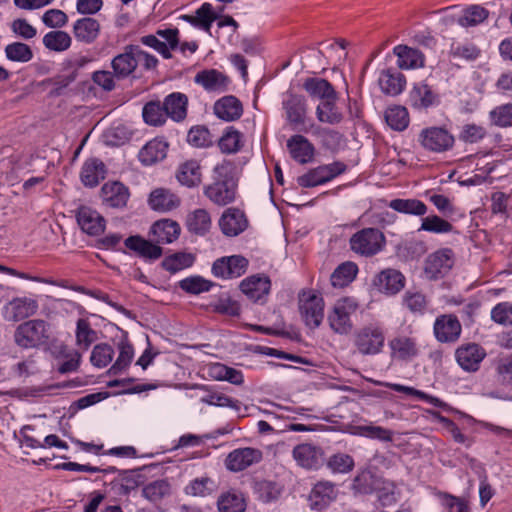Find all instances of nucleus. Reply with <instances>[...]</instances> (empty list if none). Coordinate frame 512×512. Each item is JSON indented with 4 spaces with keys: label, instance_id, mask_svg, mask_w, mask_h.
<instances>
[{
    "label": "nucleus",
    "instance_id": "53",
    "mask_svg": "<svg viewBox=\"0 0 512 512\" xmlns=\"http://www.w3.org/2000/svg\"><path fill=\"white\" fill-rule=\"evenodd\" d=\"M489 12L480 5H471L457 18V23L462 27H472L484 22Z\"/></svg>",
    "mask_w": 512,
    "mask_h": 512
},
{
    "label": "nucleus",
    "instance_id": "2",
    "mask_svg": "<svg viewBox=\"0 0 512 512\" xmlns=\"http://www.w3.org/2000/svg\"><path fill=\"white\" fill-rule=\"evenodd\" d=\"M385 339L383 326L374 322L363 325L354 332L353 345L362 356H376L382 353Z\"/></svg>",
    "mask_w": 512,
    "mask_h": 512
},
{
    "label": "nucleus",
    "instance_id": "50",
    "mask_svg": "<svg viewBox=\"0 0 512 512\" xmlns=\"http://www.w3.org/2000/svg\"><path fill=\"white\" fill-rule=\"evenodd\" d=\"M219 512H244L246 503L243 495L236 491L222 494L217 502Z\"/></svg>",
    "mask_w": 512,
    "mask_h": 512
},
{
    "label": "nucleus",
    "instance_id": "38",
    "mask_svg": "<svg viewBox=\"0 0 512 512\" xmlns=\"http://www.w3.org/2000/svg\"><path fill=\"white\" fill-rule=\"evenodd\" d=\"M437 101L436 94L427 84H417L409 94V102L416 109H426Z\"/></svg>",
    "mask_w": 512,
    "mask_h": 512
},
{
    "label": "nucleus",
    "instance_id": "23",
    "mask_svg": "<svg viewBox=\"0 0 512 512\" xmlns=\"http://www.w3.org/2000/svg\"><path fill=\"white\" fill-rule=\"evenodd\" d=\"M404 276L395 269H385L374 279V286L383 293L396 294L404 287Z\"/></svg>",
    "mask_w": 512,
    "mask_h": 512
},
{
    "label": "nucleus",
    "instance_id": "12",
    "mask_svg": "<svg viewBox=\"0 0 512 512\" xmlns=\"http://www.w3.org/2000/svg\"><path fill=\"white\" fill-rule=\"evenodd\" d=\"M485 356V349L476 343L463 344L455 351L457 363L463 370L468 372L477 371Z\"/></svg>",
    "mask_w": 512,
    "mask_h": 512
},
{
    "label": "nucleus",
    "instance_id": "39",
    "mask_svg": "<svg viewBox=\"0 0 512 512\" xmlns=\"http://www.w3.org/2000/svg\"><path fill=\"white\" fill-rule=\"evenodd\" d=\"M201 168L197 161L190 160L181 164L176 177L178 181L187 187H195L201 183Z\"/></svg>",
    "mask_w": 512,
    "mask_h": 512
},
{
    "label": "nucleus",
    "instance_id": "27",
    "mask_svg": "<svg viewBox=\"0 0 512 512\" xmlns=\"http://www.w3.org/2000/svg\"><path fill=\"white\" fill-rule=\"evenodd\" d=\"M215 115L224 121H235L243 113L242 103L234 96H224L214 104Z\"/></svg>",
    "mask_w": 512,
    "mask_h": 512
},
{
    "label": "nucleus",
    "instance_id": "57",
    "mask_svg": "<svg viewBox=\"0 0 512 512\" xmlns=\"http://www.w3.org/2000/svg\"><path fill=\"white\" fill-rule=\"evenodd\" d=\"M194 260L195 257L193 254L179 252L166 257L162 262V267L171 273H176L192 266Z\"/></svg>",
    "mask_w": 512,
    "mask_h": 512
},
{
    "label": "nucleus",
    "instance_id": "55",
    "mask_svg": "<svg viewBox=\"0 0 512 512\" xmlns=\"http://www.w3.org/2000/svg\"><path fill=\"white\" fill-rule=\"evenodd\" d=\"M419 230L434 234H447L453 231V225L442 217L433 214L422 218Z\"/></svg>",
    "mask_w": 512,
    "mask_h": 512
},
{
    "label": "nucleus",
    "instance_id": "63",
    "mask_svg": "<svg viewBox=\"0 0 512 512\" xmlns=\"http://www.w3.org/2000/svg\"><path fill=\"white\" fill-rule=\"evenodd\" d=\"M354 434L369 437L372 439H378L385 442L393 440V432L389 429L381 426L374 425H360L355 427Z\"/></svg>",
    "mask_w": 512,
    "mask_h": 512
},
{
    "label": "nucleus",
    "instance_id": "46",
    "mask_svg": "<svg viewBox=\"0 0 512 512\" xmlns=\"http://www.w3.org/2000/svg\"><path fill=\"white\" fill-rule=\"evenodd\" d=\"M171 493V485L167 479H158L145 485L142 495L150 502L157 503Z\"/></svg>",
    "mask_w": 512,
    "mask_h": 512
},
{
    "label": "nucleus",
    "instance_id": "59",
    "mask_svg": "<svg viewBox=\"0 0 512 512\" xmlns=\"http://www.w3.org/2000/svg\"><path fill=\"white\" fill-rule=\"evenodd\" d=\"M114 349L107 343H100L93 347L90 362L94 367L104 368L111 363Z\"/></svg>",
    "mask_w": 512,
    "mask_h": 512
},
{
    "label": "nucleus",
    "instance_id": "64",
    "mask_svg": "<svg viewBox=\"0 0 512 512\" xmlns=\"http://www.w3.org/2000/svg\"><path fill=\"white\" fill-rule=\"evenodd\" d=\"M180 288L191 294H200L210 290L212 283L200 276L188 277L180 281Z\"/></svg>",
    "mask_w": 512,
    "mask_h": 512
},
{
    "label": "nucleus",
    "instance_id": "47",
    "mask_svg": "<svg viewBox=\"0 0 512 512\" xmlns=\"http://www.w3.org/2000/svg\"><path fill=\"white\" fill-rule=\"evenodd\" d=\"M119 355L114 364L109 368L110 375H118L125 370L131 363L134 357V349L131 343L127 340H121L118 345Z\"/></svg>",
    "mask_w": 512,
    "mask_h": 512
},
{
    "label": "nucleus",
    "instance_id": "7",
    "mask_svg": "<svg viewBox=\"0 0 512 512\" xmlns=\"http://www.w3.org/2000/svg\"><path fill=\"white\" fill-rule=\"evenodd\" d=\"M419 142L424 149L441 153L453 147L454 137L447 129L434 126L421 131Z\"/></svg>",
    "mask_w": 512,
    "mask_h": 512
},
{
    "label": "nucleus",
    "instance_id": "5",
    "mask_svg": "<svg viewBox=\"0 0 512 512\" xmlns=\"http://www.w3.org/2000/svg\"><path fill=\"white\" fill-rule=\"evenodd\" d=\"M385 237L383 233L376 228H364L350 238V247L352 251L362 256H373L377 254L384 246Z\"/></svg>",
    "mask_w": 512,
    "mask_h": 512
},
{
    "label": "nucleus",
    "instance_id": "45",
    "mask_svg": "<svg viewBox=\"0 0 512 512\" xmlns=\"http://www.w3.org/2000/svg\"><path fill=\"white\" fill-rule=\"evenodd\" d=\"M186 225L190 232L203 235L210 229V215L205 209H196L187 215Z\"/></svg>",
    "mask_w": 512,
    "mask_h": 512
},
{
    "label": "nucleus",
    "instance_id": "14",
    "mask_svg": "<svg viewBox=\"0 0 512 512\" xmlns=\"http://www.w3.org/2000/svg\"><path fill=\"white\" fill-rule=\"evenodd\" d=\"M453 263V254L451 250H438L427 257L424 271L427 278L438 279L450 271Z\"/></svg>",
    "mask_w": 512,
    "mask_h": 512
},
{
    "label": "nucleus",
    "instance_id": "11",
    "mask_svg": "<svg viewBox=\"0 0 512 512\" xmlns=\"http://www.w3.org/2000/svg\"><path fill=\"white\" fill-rule=\"evenodd\" d=\"M323 456L322 448L311 443L298 444L292 450L297 465L307 470L318 469L323 463Z\"/></svg>",
    "mask_w": 512,
    "mask_h": 512
},
{
    "label": "nucleus",
    "instance_id": "32",
    "mask_svg": "<svg viewBox=\"0 0 512 512\" xmlns=\"http://www.w3.org/2000/svg\"><path fill=\"white\" fill-rule=\"evenodd\" d=\"M378 83L383 93L396 96L404 90L406 79L400 72L387 69L381 72Z\"/></svg>",
    "mask_w": 512,
    "mask_h": 512
},
{
    "label": "nucleus",
    "instance_id": "13",
    "mask_svg": "<svg viewBox=\"0 0 512 512\" xmlns=\"http://www.w3.org/2000/svg\"><path fill=\"white\" fill-rule=\"evenodd\" d=\"M248 267V260L240 255H232L217 259L212 266V273L221 278H237L243 275Z\"/></svg>",
    "mask_w": 512,
    "mask_h": 512
},
{
    "label": "nucleus",
    "instance_id": "24",
    "mask_svg": "<svg viewBox=\"0 0 512 512\" xmlns=\"http://www.w3.org/2000/svg\"><path fill=\"white\" fill-rule=\"evenodd\" d=\"M219 226L226 236H237L247 227V220L242 211L227 209L219 220Z\"/></svg>",
    "mask_w": 512,
    "mask_h": 512
},
{
    "label": "nucleus",
    "instance_id": "40",
    "mask_svg": "<svg viewBox=\"0 0 512 512\" xmlns=\"http://www.w3.org/2000/svg\"><path fill=\"white\" fill-rule=\"evenodd\" d=\"M217 16L213 12L212 5L204 3L199 9L196 10L195 15H185L183 19L191 25L203 29L210 33L212 23L216 20Z\"/></svg>",
    "mask_w": 512,
    "mask_h": 512
},
{
    "label": "nucleus",
    "instance_id": "52",
    "mask_svg": "<svg viewBox=\"0 0 512 512\" xmlns=\"http://www.w3.org/2000/svg\"><path fill=\"white\" fill-rule=\"evenodd\" d=\"M358 267L353 262L340 264L332 273L330 280L334 287H344L351 283L356 277Z\"/></svg>",
    "mask_w": 512,
    "mask_h": 512
},
{
    "label": "nucleus",
    "instance_id": "54",
    "mask_svg": "<svg viewBox=\"0 0 512 512\" xmlns=\"http://www.w3.org/2000/svg\"><path fill=\"white\" fill-rule=\"evenodd\" d=\"M76 345L86 351L97 340V332L86 319H79L76 325Z\"/></svg>",
    "mask_w": 512,
    "mask_h": 512
},
{
    "label": "nucleus",
    "instance_id": "37",
    "mask_svg": "<svg viewBox=\"0 0 512 512\" xmlns=\"http://www.w3.org/2000/svg\"><path fill=\"white\" fill-rule=\"evenodd\" d=\"M125 245L128 249L137 252L140 256L156 260L161 257V247L143 239L140 236H130L125 240Z\"/></svg>",
    "mask_w": 512,
    "mask_h": 512
},
{
    "label": "nucleus",
    "instance_id": "41",
    "mask_svg": "<svg viewBox=\"0 0 512 512\" xmlns=\"http://www.w3.org/2000/svg\"><path fill=\"white\" fill-rule=\"evenodd\" d=\"M46 49L53 52H64L71 47L72 38L63 30H53L46 33L42 39Z\"/></svg>",
    "mask_w": 512,
    "mask_h": 512
},
{
    "label": "nucleus",
    "instance_id": "3",
    "mask_svg": "<svg viewBox=\"0 0 512 512\" xmlns=\"http://www.w3.org/2000/svg\"><path fill=\"white\" fill-rule=\"evenodd\" d=\"M50 338V327L44 320H29L20 324L15 333L14 340L22 348H36L44 345Z\"/></svg>",
    "mask_w": 512,
    "mask_h": 512
},
{
    "label": "nucleus",
    "instance_id": "35",
    "mask_svg": "<svg viewBox=\"0 0 512 512\" xmlns=\"http://www.w3.org/2000/svg\"><path fill=\"white\" fill-rule=\"evenodd\" d=\"M305 91L313 98L326 101L331 98H337V93L333 86L322 78H307L303 84Z\"/></svg>",
    "mask_w": 512,
    "mask_h": 512
},
{
    "label": "nucleus",
    "instance_id": "18",
    "mask_svg": "<svg viewBox=\"0 0 512 512\" xmlns=\"http://www.w3.org/2000/svg\"><path fill=\"white\" fill-rule=\"evenodd\" d=\"M271 287L270 279L265 275H252L240 283V290L252 302H262Z\"/></svg>",
    "mask_w": 512,
    "mask_h": 512
},
{
    "label": "nucleus",
    "instance_id": "25",
    "mask_svg": "<svg viewBox=\"0 0 512 512\" xmlns=\"http://www.w3.org/2000/svg\"><path fill=\"white\" fill-rule=\"evenodd\" d=\"M287 147L291 157L301 164L310 162L314 157V146L302 135L292 136L287 141Z\"/></svg>",
    "mask_w": 512,
    "mask_h": 512
},
{
    "label": "nucleus",
    "instance_id": "15",
    "mask_svg": "<svg viewBox=\"0 0 512 512\" xmlns=\"http://www.w3.org/2000/svg\"><path fill=\"white\" fill-rule=\"evenodd\" d=\"M38 304L28 297H17L3 307V317L9 322H17L36 313Z\"/></svg>",
    "mask_w": 512,
    "mask_h": 512
},
{
    "label": "nucleus",
    "instance_id": "44",
    "mask_svg": "<svg viewBox=\"0 0 512 512\" xmlns=\"http://www.w3.org/2000/svg\"><path fill=\"white\" fill-rule=\"evenodd\" d=\"M389 207L399 213L414 216H424L428 210L424 202L414 198L391 200Z\"/></svg>",
    "mask_w": 512,
    "mask_h": 512
},
{
    "label": "nucleus",
    "instance_id": "61",
    "mask_svg": "<svg viewBox=\"0 0 512 512\" xmlns=\"http://www.w3.org/2000/svg\"><path fill=\"white\" fill-rule=\"evenodd\" d=\"M355 466L354 459L346 453H335L327 460V467L333 473L346 474L353 470Z\"/></svg>",
    "mask_w": 512,
    "mask_h": 512
},
{
    "label": "nucleus",
    "instance_id": "16",
    "mask_svg": "<svg viewBox=\"0 0 512 512\" xmlns=\"http://www.w3.org/2000/svg\"><path fill=\"white\" fill-rule=\"evenodd\" d=\"M77 222L82 231L91 236H97L104 232L106 221L95 209L81 206L76 214Z\"/></svg>",
    "mask_w": 512,
    "mask_h": 512
},
{
    "label": "nucleus",
    "instance_id": "4",
    "mask_svg": "<svg viewBox=\"0 0 512 512\" xmlns=\"http://www.w3.org/2000/svg\"><path fill=\"white\" fill-rule=\"evenodd\" d=\"M358 308L359 304L354 298L338 299L327 316L329 327L337 334H349L353 328L351 316L356 313Z\"/></svg>",
    "mask_w": 512,
    "mask_h": 512
},
{
    "label": "nucleus",
    "instance_id": "19",
    "mask_svg": "<svg viewBox=\"0 0 512 512\" xmlns=\"http://www.w3.org/2000/svg\"><path fill=\"white\" fill-rule=\"evenodd\" d=\"M194 82L208 92L222 93L228 90L230 79L216 69H205L195 75Z\"/></svg>",
    "mask_w": 512,
    "mask_h": 512
},
{
    "label": "nucleus",
    "instance_id": "6",
    "mask_svg": "<svg viewBox=\"0 0 512 512\" xmlns=\"http://www.w3.org/2000/svg\"><path fill=\"white\" fill-rule=\"evenodd\" d=\"M388 346L391 358L398 361L409 362L420 354V346L412 332L397 334L388 342Z\"/></svg>",
    "mask_w": 512,
    "mask_h": 512
},
{
    "label": "nucleus",
    "instance_id": "30",
    "mask_svg": "<svg viewBox=\"0 0 512 512\" xmlns=\"http://www.w3.org/2000/svg\"><path fill=\"white\" fill-rule=\"evenodd\" d=\"M105 165L97 158L87 159L81 169L80 178L86 187H95L105 178Z\"/></svg>",
    "mask_w": 512,
    "mask_h": 512
},
{
    "label": "nucleus",
    "instance_id": "48",
    "mask_svg": "<svg viewBox=\"0 0 512 512\" xmlns=\"http://www.w3.org/2000/svg\"><path fill=\"white\" fill-rule=\"evenodd\" d=\"M402 304L414 315H423L428 308L426 296L417 290H407L402 297Z\"/></svg>",
    "mask_w": 512,
    "mask_h": 512
},
{
    "label": "nucleus",
    "instance_id": "1",
    "mask_svg": "<svg viewBox=\"0 0 512 512\" xmlns=\"http://www.w3.org/2000/svg\"><path fill=\"white\" fill-rule=\"evenodd\" d=\"M234 165L230 161H223L213 170V183L206 186L204 194L218 206L232 203L236 197L237 182L234 177Z\"/></svg>",
    "mask_w": 512,
    "mask_h": 512
},
{
    "label": "nucleus",
    "instance_id": "22",
    "mask_svg": "<svg viewBox=\"0 0 512 512\" xmlns=\"http://www.w3.org/2000/svg\"><path fill=\"white\" fill-rule=\"evenodd\" d=\"M287 121L297 129L305 123L307 113L306 99L301 95L290 94L283 102Z\"/></svg>",
    "mask_w": 512,
    "mask_h": 512
},
{
    "label": "nucleus",
    "instance_id": "49",
    "mask_svg": "<svg viewBox=\"0 0 512 512\" xmlns=\"http://www.w3.org/2000/svg\"><path fill=\"white\" fill-rule=\"evenodd\" d=\"M142 116L145 123L150 126H162L167 120L164 105L160 101L146 103L142 110Z\"/></svg>",
    "mask_w": 512,
    "mask_h": 512
},
{
    "label": "nucleus",
    "instance_id": "60",
    "mask_svg": "<svg viewBox=\"0 0 512 512\" xmlns=\"http://www.w3.org/2000/svg\"><path fill=\"white\" fill-rule=\"evenodd\" d=\"M384 386L393 391H396L399 393H404L406 395L414 396L418 399L424 400V401L434 405L435 407L444 406V402L441 399L431 396V395H428V394L424 393L423 391L417 390L413 387L396 384V383H385Z\"/></svg>",
    "mask_w": 512,
    "mask_h": 512
},
{
    "label": "nucleus",
    "instance_id": "9",
    "mask_svg": "<svg viewBox=\"0 0 512 512\" xmlns=\"http://www.w3.org/2000/svg\"><path fill=\"white\" fill-rule=\"evenodd\" d=\"M301 316L307 326L317 328L324 318V300L315 293H303L299 299Z\"/></svg>",
    "mask_w": 512,
    "mask_h": 512
},
{
    "label": "nucleus",
    "instance_id": "36",
    "mask_svg": "<svg viewBox=\"0 0 512 512\" xmlns=\"http://www.w3.org/2000/svg\"><path fill=\"white\" fill-rule=\"evenodd\" d=\"M151 233L156 242L171 243L178 238L180 226L172 220H160L152 225Z\"/></svg>",
    "mask_w": 512,
    "mask_h": 512
},
{
    "label": "nucleus",
    "instance_id": "33",
    "mask_svg": "<svg viewBox=\"0 0 512 512\" xmlns=\"http://www.w3.org/2000/svg\"><path fill=\"white\" fill-rule=\"evenodd\" d=\"M132 49H135L134 45L127 46L124 53L117 55L112 60V68L118 78L129 76L138 65L137 56Z\"/></svg>",
    "mask_w": 512,
    "mask_h": 512
},
{
    "label": "nucleus",
    "instance_id": "62",
    "mask_svg": "<svg viewBox=\"0 0 512 512\" xmlns=\"http://www.w3.org/2000/svg\"><path fill=\"white\" fill-rule=\"evenodd\" d=\"M6 57L14 62H28L33 58L31 48L22 42H14L5 48Z\"/></svg>",
    "mask_w": 512,
    "mask_h": 512
},
{
    "label": "nucleus",
    "instance_id": "10",
    "mask_svg": "<svg viewBox=\"0 0 512 512\" xmlns=\"http://www.w3.org/2000/svg\"><path fill=\"white\" fill-rule=\"evenodd\" d=\"M178 34L177 28H169L164 30H158L156 35H147L141 38V42L155 49L164 58H171L170 50L175 49L178 46Z\"/></svg>",
    "mask_w": 512,
    "mask_h": 512
},
{
    "label": "nucleus",
    "instance_id": "42",
    "mask_svg": "<svg viewBox=\"0 0 512 512\" xmlns=\"http://www.w3.org/2000/svg\"><path fill=\"white\" fill-rule=\"evenodd\" d=\"M244 145L243 134L234 129L228 127L225 129L223 135L218 141V146L221 152L226 154H234L241 150Z\"/></svg>",
    "mask_w": 512,
    "mask_h": 512
},
{
    "label": "nucleus",
    "instance_id": "34",
    "mask_svg": "<svg viewBox=\"0 0 512 512\" xmlns=\"http://www.w3.org/2000/svg\"><path fill=\"white\" fill-rule=\"evenodd\" d=\"M168 144L161 139L149 141L139 152V159L145 165H152L163 160L167 154Z\"/></svg>",
    "mask_w": 512,
    "mask_h": 512
},
{
    "label": "nucleus",
    "instance_id": "56",
    "mask_svg": "<svg viewBox=\"0 0 512 512\" xmlns=\"http://www.w3.org/2000/svg\"><path fill=\"white\" fill-rule=\"evenodd\" d=\"M385 120L394 130L402 131L409 123L408 111L402 106H392L385 111Z\"/></svg>",
    "mask_w": 512,
    "mask_h": 512
},
{
    "label": "nucleus",
    "instance_id": "21",
    "mask_svg": "<svg viewBox=\"0 0 512 512\" xmlns=\"http://www.w3.org/2000/svg\"><path fill=\"white\" fill-rule=\"evenodd\" d=\"M130 193L121 182H107L101 188L103 203L111 208H123L126 206Z\"/></svg>",
    "mask_w": 512,
    "mask_h": 512
},
{
    "label": "nucleus",
    "instance_id": "51",
    "mask_svg": "<svg viewBox=\"0 0 512 512\" xmlns=\"http://www.w3.org/2000/svg\"><path fill=\"white\" fill-rule=\"evenodd\" d=\"M281 491V487L276 482L270 480H259L256 481L253 485L254 494L260 501L264 503L277 500L281 494Z\"/></svg>",
    "mask_w": 512,
    "mask_h": 512
},
{
    "label": "nucleus",
    "instance_id": "29",
    "mask_svg": "<svg viewBox=\"0 0 512 512\" xmlns=\"http://www.w3.org/2000/svg\"><path fill=\"white\" fill-rule=\"evenodd\" d=\"M397 56V65L400 69H417L424 66V55L417 49L406 45H397L393 49Z\"/></svg>",
    "mask_w": 512,
    "mask_h": 512
},
{
    "label": "nucleus",
    "instance_id": "58",
    "mask_svg": "<svg viewBox=\"0 0 512 512\" xmlns=\"http://www.w3.org/2000/svg\"><path fill=\"white\" fill-rule=\"evenodd\" d=\"M216 489V484L208 476H201L192 480L186 487L185 493L191 496L205 497L213 493Z\"/></svg>",
    "mask_w": 512,
    "mask_h": 512
},
{
    "label": "nucleus",
    "instance_id": "8",
    "mask_svg": "<svg viewBox=\"0 0 512 512\" xmlns=\"http://www.w3.org/2000/svg\"><path fill=\"white\" fill-rule=\"evenodd\" d=\"M345 170L346 165L337 161L311 169L306 174L298 177L297 182L301 187H315L332 180Z\"/></svg>",
    "mask_w": 512,
    "mask_h": 512
},
{
    "label": "nucleus",
    "instance_id": "20",
    "mask_svg": "<svg viewBox=\"0 0 512 512\" xmlns=\"http://www.w3.org/2000/svg\"><path fill=\"white\" fill-rule=\"evenodd\" d=\"M262 459V453L258 449L246 447L235 449L226 458V467L231 471H242L249 466L258 463Z\"/></svg>",
    "mask_w": 512,
    "mask_h": 512
},
{
    "label": "nucleus",
    "instance_id": "43",
    "mask_svg": "<svg viewBox=\"0 0 512 512\" xmlns=\"http://www.w3.org/2000/svg\"><path fill=\"white\" fill-rule=\"evenodd\" d=\"M336 99L337 98H331L326 101H321L317 106L316 116L320 122L336 125L342 121L343 115L336 106Z\"/></svg>",
    "mask_w": 512,
    "mask_h": 512
},
{
    "label": "nucleus",
    "instance_id": "17",
    "mask_svg": "<svg viewBox=\"0 0 512 512\" xmlns=\"http://www.w3.org/2000/svg\"><path fill=\"white\" fill-rule=\"evenodd\" d=\"M461 324L454 315H441L434 323V334L439 342H455L461 334Z\"/></svg>",
    "mask_w": 512,
    "mask_h": 512
},
{
    "label": "nucleus",
    "instance_id": "28",
    "mask_svg": "<svg viewBox=\"0 0 512 512\" xmlns=\"http://www.w3.org/2000/svg\"><path fill=\"white\" fill-rule=\"evenodd\" d=\"M148 203L155 211L168 212L180 205V198L168 189L157 188L150 193Z\"/></svg>",
    "mask_w": 512,
    "mask_h": 512
},
{
    "label": "nucleus",
    "instance_id": "26",
    "mask_svg": "<svg viewBox=\"0 0 512 512\" xmlns=\"http://www.w3.org/2000/svg\"><path fill=\"white\" fill-rule=\"evenodd\" d=\"M167 118L175 122L183 121L187 116L188 98L185 94L174 92L167 95L163 101Z\"/></svg>",
    "mask_w": 512,
    "mask_h": 512
},
{
    "label": "nucleus",
    "instance_id": "31",
    "mask_svg": "<svg viewBox=\"0 0 512 512\" xmlns=\"http://www.w3.org/2000/svg\"><path fill=\"white\" fill-rule=\"evenodd\" d=\"M100 33L98 20L90 17L78 19L73 25L75 38L83 43H93Z\"/></svg>",
    "mask_w": 512,
    "mask_h": 512
}]
</instances>
